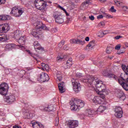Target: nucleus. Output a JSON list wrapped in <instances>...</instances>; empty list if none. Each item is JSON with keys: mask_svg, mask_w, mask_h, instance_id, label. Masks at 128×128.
Here are the masks:
<instances>
[{"mask_svg": "<svg viewBox=\"0 0 128 128\" xmlns=\"http://www.w3.org/2000/svg\"><path fill=\"white\" fill-rule=\"evenodd\" d=\"M70 108L72 110H76L78 112L80 108L84 106V103L80 100L74 98V100L70 102Z\"/></svg>", "mask_w": 128, "mask_h": 128, "instance_id": "nucleus-1", "label": "nucleus"}, {"mask_svg": "<svg viewBox=\"0 0 128 128\" xmlns=\"http://www.w3.org/2000/svg\"><path fill=\"white\" fill-rule=\"evenodd\" d=\"M106 96L104 94H100V96H95L92 100L93 102L96 104H106Z\"/></svg>", "mask_w": 128, "mask_h": 128, "instance_id": "nucleus-2", "label": "nucleus"}, {"mask_svg": "<svg viewBox=\"0 0 128 128\" xmlns=\"http://www.w3.org/2000/svg\"><path fill=\"white\" fill-rule=\"evenodd\" d=\"M35 6L38 10L41 12H46V2H42L40 0L34 1Z\"/></svg>", "mask_w": 128, "mask_h": 128, "instance_id": "nucleus-3", "label": "nucleus"}, {"mask_svg": "<svg viewBox=\"0 0 128 128\" xmlns=\"http://www.w3.org/2000/svg\"><path fill=\"white\" fill-rule=\"evenodd\" d=\"M53 17L55 19L56 22L58 24H63L64 22V17L59 12H54Z\"/></svg>", "mask_w": 128, "mask_h": 128, "instance_id": "nucleus-4", "label": "nucleus"}, {"mask_svg": "<svg viewBox=\"0 0 128 128\" xmlns=\"http://www.w3.org/2000/svg\"><path fill=\"white\" fill-rule=\"evenodd\" d=\"M8 84L6 82H2L0 84V94L2 96H6L8 92Z\"/></svg>", "mask_w": 128, "mask_h": 128, "instance_id": "nucleus-5", "label": "nucleus"}, {"mask_svg": "<svg viewBox=\"0 0 128 128\" xmlns=\"http://www.w3.org/2000/svg\"><path fill=\"white\" fill-rule=\"evenodd\" d=\"M4 101L8 104H12V102H16V96L14 94H7L4 98Z\"/></svg>", "mask_w": 128, "mask_h": 128, "instance_id": "nucleus-6", "label": "nucleus"}, {"mask_svg": "<svg viewBox=\"0 0 128 128\" xmlns=\"http://www.w3.org/2000/svg\"><path fill=\"white\" fill-rule=\"evenodd\" d=\"M50 80V76L46 73L42 72L38 75V80L39 82H48Z\"/></svg>", "mask_w": 128, "mask_h": 128, "instance_id": "nucleus-7", "label": "nucleus"}, {"mask_svg": "<svg viewBox=\"0 0 128 128\" xmlns=\"http://www.w3.org/2000/svg\"><path fill=\"white\" fill-rule=\"evenodd\" d=\"M23 13L24 10H18V8L16 7V6H15L12 8L10 14H12V16H16V18H18Z\"/></svg>", "mask_w": 128, "mask_h": 128, "instance_id": "nucleus-8", "label": "nucleus"}, {"mask_svg": "<svg viewBox=\"0 0 128 128\" xmlns=\"http://www.w3.org/2000/svg\"><path fill=\"white\" fill-rule=\"evenodd\" d=\"M72 84L73 86V90L75 92L78 93V92L82 90V87H80V84L76 80H74V78L72 80Z\"/></svg>", "mask_w": 128, "mask_h": 128, "instance_id": "nucleus-9", "label": "nucleus"}, {"mask_svg": "<svg viewBox=\"0 0 128 128\" xmlns=\"http://www.w3.org/2000/svg\"><path fill=\"white\" fill-rule=\"evenodd\" d=\"M66 124L70 128H76L78 126V122L74 120H68L66 122Z\"/></svg>", "mask_w": 128, "mask_h": 128, "instance_id": "nucleus-10", "label": "nucleus"}, {"mask_svg": "<svg viewBox=\"0 0 128 128\" xmlns=\"http://www.w3.org/2000/svg\"><path fill=\"white\" fill-rule=\"evenodd\" d=\"M82 80L83 82H86L88 84H90V86L92 85V82H94V78L90 76H84L82 79Z\"/></svg>", "mask_w": 128, "mask_h": 128, "instance_id": "nucleus-11", "label": "nucleus"}, {"mask_svg": "<svg viewBox=\"0 0 128 128\" xmlns=\"http://www.w3.org/2000/svg\"><path fill=\"white\" fill-rule=\"evenodd\" d=\"M70 42V44H78L84 46L86 44V40L84 38H82L81 39H71Z\"/></svg>", "mask_w": 128, "mask_h": 128, "instance_id": "nucleus-12", "label": "nucleus"}, {"mask_svg": "<svg viewBox=\"0 0 128 128\" xmlns=\"http://www.w3.org/2000/svg\"><path fill=\"white\" fill-rule=\"evenodd\" d=\"M26 38L25 36H21L19 38H18V42L20 44L18 46L20 47V48L24 50V44H26Z\"/></svg>", "mask_w": 128, "mask_h": 128, "instance_id": "nucleus-13", "label": "nucleus"}, {"mask_svg": "<svg viewBox=\"0 0 128 128\" xmlns=\"http://www.w3.org/2000/svg\"><path fill=\"white\" fill-rule=\"evenodd\" d=\"M10 30V26L8 24H4L0 26V32H7Z\"/></svg>", "mask_w": 128, "mask_h": 128, "instance_id": "nucleus-14", "label": "nucleus"}, {"mask_svg": "<svg viewBox=\"0 0 128 128\" xmlns=\"http://www.w3.org/2000/svg\"><path fill=\"white\" fill-rule=\"evenodd\" d=\"M102 74L104 76H106V78H116V75L110 74L108 70H103V71L102 72Z\"/></svg>", "mask_w": 128, "mask_h": 128, "instance_id": "nucleus-15", "label": "nucleus"}, {"mask_svg": "<svg viewBox=\"0 0 128 128\" xmlns=\"http://www.w3.org/2000/svg\"><path fill=\"white\" fill-rule=\"evenodd\" d=\"M118 82L122 86V88H124V90H125L128 91V82H126L124 81H122V79H118Z\"/></svg>", "mask_w": 128, "mask_h": 128, "instance_id": "nucleus-16", "label": "nucleus"}, {"mask_svg": "<svg viewBox=\"0 0 128 128\" xmlns=\"http://www.w3.org/2000/svg\"><path fill=\"white\" fill-rule=\"evenodd\" d=\"M117 98H120V100H126V94L124 93V91L118 90L117 94Z\"/></svg>", "mask_w": 128, "mask_h": 128, "instance_id": "nucleus-17", "label": "nucleus"}, {"mask_svg": "<svg viewBox=\"0 0 128 128\" xmlns=\"http://www.w3.org/2000/svg\"><path fill=\"white\" fill-rule=\"evenodd\" d=\"M90 4V0H85L80 6V8L82 10H86L89 4Z\"/></svg>", "mask_w": 128, "mask_h": 128, "instance_id": "nucleus-18", "label": "nucleus"}, {"mask_svg": "<svg viewBox=\"0 0 128 128\" xmlns=\"http://www.w3.org/2000/svg\"><path fill=\"white\" fill-rule=\"evenodd\" d=\"M36 30H46V26L44 24H43L42 22H38L36 24Z\"/></svg>", "mask_w": 128, "mask_h": 128, "instance_id": "nucleus-19", "label": "nucleus"}, {"mask_svg": "<svg viewBox=\"0 0 128 128\" xmlns=\"http://www.w3.org/2000/svg\"><path fill=\"white\" fill-rule=\"evenodd\" d=\"M40 110H43V112H54V107L52 106H48V107H46L45 108H44V106H41L40 107Z\"/></svg>", "mask_w": 128, "mask_h": 128, "instance_id": "nucleus-20", "label": "nucleus"}, {"mask_svg": "<svg viewBox=\"0 0 128 128\" xmlns=\"http://www.w3.org/2000/svg\"><path fill=\"white\" fill-rule=\"evenodd\" d=\"M58 87L59 90L61 94H62L66 92V89L64 88V83L61 82L58 84Z\"/></svg>", "mask_w": 128, "mask_h": 128, "instance_id": "nucleus-21", "label": "nucleus"}, {"mask_svg": "<svg viewBox=\"0 0 128 128\" xmlns=\"http://www.w3.org/2000/svg\"><path fill=\"white\" fill-rule=\"evenodd\" d=\"M72 66V58H69L67 60L65 64V68H70Z\"/></svg>", "mask_w": 128, "mask_h": 128, "instance_id": "nucleus-22", "label": "nucleus"}, {"mask_svg": "<svg viewBox=\"0 0 128 128\" xmlns=\"http://www.w3.org/2000/svg\"><path fill=\"white\" fill-rule=\"evenodd\" d=\"M32 34L34 38H40V32H38V30L36 29H34L32 32Z\"/></svg>", "mask_w": 128, "mask_h": 128, "instance_id": "nucleus-23", "label": "nucleus"}, {"mask_svg": "<svg viewBox=\"0 0 128 128\" xmlns=\"http://www.w3.org/2000/svg\"><path fill=\"white\" fill-rule=\"evenodd\" d=\"M32 126L34 128H44V125L40 123L33 122L32 123Z\"/></svg>", "mask_w": 128, "mask_h": 128, "instance_id": "nucleus-24", "label": "nucleus"}, {"mask_svg": "<svg viewBox=\"0 0 128 128\" xmlns=\"http://www.w3.org/2000/svg\"><path fill=\"white\" fill-rule=\"evenodd\" d=\"M23 114L24 118H32L34 116V114L30 112H24Z\"/></svg>", "mask_w": 128, "mask_h": 128, "instance_id": "nucleus-25", "label": "nucleus"}, {"mask_svg": "<svg viewBox=\"0 0 128 128\" xmlns=\"http://www.w3.org/2000/svg\"><path fill=\"white\" fill-rule=\"evenodd\" d=\"M14 37L16 40H18V38L22 37V32L18 30H16L14 32Z\"/></svg>", "mask_w": 128, "mask_h": 128, "instance_id": "nucleus-26", "label": "nucleus"}, {"mask_svg": "<svg viewBox=\"0 0 128 128\" xmlns=\"http://www.w3.org/2000/svg\"><path fill=\"white\" fill-rule=\"evenodd\" d=\"M106 85L104 84H102V86L99 88L98 90V92H103L104 94V92H106Z\"/></svg>", "mask_w": 128, "mask_h": 128, "instance_id": "nucleus-27", "label": "nucleus"}, {"mask_svg": "<svg viewBox=\"0 0 128 128\" xmlns=\"http://www.w3.org/2000/svg\"><path fill=\"white\" fill-rule=\"evenodd\" d=\"M34 46L35 50H42V47H40V44L38 42H34Z\"/></svg>", "mask_w": 128, "mask_h": 128, "instance_id": "nucleus-28", "label": "nucleus"}, {"mask_svg": "<svg viewBox=\"0 0 128 128\" xmlns=\"http://www.w3.org/2000/svg\"><path fill=\"white\" fill-rule=\"evenodd\" d=\"M120 78L124 80V82L126 81L127 82H128V74H122L120 76Z\"/></svg>", "mask_w": 128, "mask_h": 128, "instance_id": "nucleus-29", "label": "nucleus"}, {"mask_svg": "<svg viewBox=\"0 0 128 128\" xmlns=\"http://www.w3.org/2000/svg\"><path fill=\"white\" fill-rule=\"evenodd\" d=\"M96 84H95V86L97 88V90H98L99 88H100L102 86V82L100 80H97L96 81Z\"/></svg>", "mask_w": 128, "mask_h": 128, "instance_id": "nucleus-30", "label": "nucleus"}, {"mask_svg": "<svg viewBox=\"0 0 128 128\" xmlns=\"http://www.w3.org/2000/svg\"><path fill=\"white\" fill-rule=\"evenodd\" d=\"M10 20V16L8 15H2L0 16V20Z\"/></svg>", "mask_w": 128, "mask_h": 128, "instance_id": "nucleus-31", "label": "nucleus"}, {"mask_svg": "<svg viewBox=\"0 0 128 128\" xmlns=\"http://www.w3.org/2000/svg\"><path fill=\"white\" fill-rule=\"evenodd\" d=\"M41 66H42V70H45L46 72H48V70H50V66L48 65L42 63L41 64Z\"/></svg>", "mask_w": 128, "mask_h": 128, "instance_id": "nucleus-32", "label": "nucleus"}, {"mask_svg": "<svg viewBox=\"0 0 128 128\" xmlns=\"http://www.w3.org/2000/svg\"><path fill=\"white\" fill-rule=\"evenodd\" d=\"M56 74L57 80H58L59 82H62V73L60 72H57Z\"/></svg>", "mask_w": 128, "mask_h": 128, "instance_id": "nucleus-33", "label": "nucleus"}, {"mask_svg": "<svg viewBox=\"0 0 128 128\" xmlns=\"http://www.w3.org/2000/svg\"><path fill=\"white\" fill-rule=\"evenodd\" d=\"M106 110V107L104 106H100L97 110V112H104V111Z\"/></svg>", "mask_w": 128, "mask_h": 128, "instance_id": "nucleus-34", "label": "nucleus"}, {"mask_svg": "<svg viewBox=\"0 0 128 128\" xmlns=\"http://www.w3.org/2000/svg\"><path fill=\"white\" fill-rule=\"evenodd\" d=\"M6 40H8L6 36L4 34L0 35V42H6Z\"/></svg>", "mask_w": 128, "mask_h": 128, "instance_id": "nucleus-35", "label": "nucleus"}, {"mask_svg": "<svg viewBox=\"0 0 128 128\" xmlns=\"http://www.w3.org/2000/svg\"><path fill=\"white\" fill-rule=\"evenodd\" d=\"M87 46L89 48V50H92V48H94V41H91L87 45Z\"/></svg>", "mask_w": 128, "mask_h": 128, "instance_id": "nucleus-36", "label": "nucleus"}, {"mask_svg": "<svg viewBox=\"0 0 128 128\" xmlns=\"http://www.w3.org/2000/svg\"><path fill=\"white\" fill-rule=\"evenodd\" d=\"M115 112H124L122 108L120 106H116L115 108Z\"/></svg>", "mask_w": 128, "mask_h": 128, "instance_id": "nucleus-37", "label": "nucleus"}, {"mask_svg": "<svg viewBox=\"0 0 128 128\" xmlns=\"http://www.w3.org/2000/svg\"><path fill=\"white\" fill-rule=\"evenodd\" d=\"M122 70H123L125 74H128V69L126 66L125 65L122 64Z\"/></svg>", "mask_w": 128, "mask_h": 128, "instance_id": "nucleus-38", "label": "nucleus"}, {"mask_svg": "<svg viewBox=\"0 0 128 128\" xmlns=\"http://www.w3.org/2000/svg\"><path fill=\"white\" fill-rule=\"evenodd\" d=\"M114 116L118 118H122V112H116Z\"/></svg>", "mask_w": 128, "mask_h": 128, "instance_id": "nucleus-39", "label": "nucleus"}, {"mask_svg": "<svg viewBox=\"0 0 128 128\" xmlns=\"http://www.w3.org/2000/svg\"><path fill=\"white\" fill-rule=\"evenodd\" d=\"M112 50L114 48L112 47H108L106 49V54H110L112 52Z\"/></svg>", "mask_w": 128, "mask_h": 128, "instance_id": "nucleus-40", "label": "nucleus"}, {"mask_svg": "<svg viewBox=\"0 0 128 128\" xmlns=\"http://www.w3.org/2000/svg\"><path fill=\"white\" fill-rule=\"evenodd\" d=\"M58 8H60L62 10H64L65 12L66 16H70V14H68V12H66V9H64V8L62 6H60V5H58Z\"/></svg>", "mask_w": 128, "mask_h": 128, "instance_id": "nucleus-41", "label": "nucleus"}, {"mask_svg": "<svg viewBox=\"0 0 128 128\" xmlns=\"http://www.w3.org/2000/svg\"><path fill=\"white\" fill-rule=\"evenodd\" d=\"M58 8H60L62 10H64L65 12L66 16H70V14H68V12H66V9H64V8L62 6H60V5H58Z\"/></svg>", "mask_w": 128, "mask_h": 128, "instance_id": "nucleus-42", "label": "nucleus"}, {"mask_svg": "<svg viewBox=\"0 0 128 128\" xmlns=\"http://www.w3.org/2000/svg\"><path fill=\"white\" fill-rule=\"evenodd\" d=\"M60 122V120L58 119V118H56L55 120V126H58V124Z\"/></svg>", "mask_w": 128, "mask_h": 128, "instance_id": "nucleus-43", "label": "nucleus"}, {"mask_svg": "<svg viewBox=\"0 0 128 128\" xmlns=\"http://www.w3.org/2000/svg\"><path fill=\"white\" fill-rule=\"evenodd\" d=\"M62 60H64V56H58L57 57L56 60L58 62H60Z\"/></svg>", "mask_w": 128, "mask_h": 128, "instance_id": "nucleus-44", "label": "nucleus"}, {"mask_svg": "<svg viewBox=\"0 0 128 128\" xmlns=\"http://www.w3.org/2000/svg\"><path fill=\"white\" fill-rule=\"evenodd\" d=\"M110 12H116V10L114 9V6H112L111 8L110 9Z\"/></svg>", "mask_w": 128, "mask_h": 128, "instance_id": "nucleus-45", "label": "nucleus"}, {"mask_svg": "<svg viewBox=\"0 0 128 128\" xmlns=\"http://www.w3.org/2000/svg\"><path fill=\"white\" fill-rule=\"evenodd\" d=\"M64 44V41L62 40L58 44V46H60V48H62V46Z\"/></svg>", "mask_w": 128, "mask_h": 128, "instance_id": "nucleus-46", "label": "nucleus"}, {"mask_svg": "<svg viewBox=\"0 0 128 128\" xmlns=\"http://www.w3.org/2000/svg\"><path fill=\"white\" fill-rule=\"evenodd\" d=\"M28 54H31V56H32L34 58V60H38V59L34 57V54H32V52H30V50H28Z\"/></svg>", "mask_w": 128, "mask_h": 128, "instance_id": "nucleus-47", "label": "nucleus"}, {"mask_svg": "<svg viewBox=\"0 0 128 128\" xmlns=\"http://www.w3.org/2000/svg\"><path fill=\"white\" fill-rule=\"evenodd\" d=\"M115 50H120V44H118L115 46Z\"/></svg>", "mask_w": 128, "mask_h": 128, "instance_id": "nucleus-48", "label": "nucleus"}, {"mask_svg": "<svg viewBox=\"0 0 128 128\" xmlns=\"http://www.w3.org/2000/svg\"><path fill=\"white\" fill-rule=\"evenodd\" d=\"M6 2V0H0V6L2 4H4Z\"/></svg>", "mask_w": 128, "mask_h": 128, "instance_id": "nucleus-49", "label": "nucleus"}, {"mask_svg": "<svg viewBox=\"0 0 128 128\" xmlns=\"http://www.w3.org/2000/svg\"><path fill=\"white\" fill-rule=\"evenodd\" d=\"M122 38V36H117L114 37L115 40H120V38Z\"/></svg>", "mask_w": 128, "mask_h": 128, "instance_id": "nucleus-50", "label": "nucleus"}, {"mask_svg": "<svg viewBox=\"0 0 128 128\" xmlns=\"http://www.w3.org/2000/svg\"><path fill=\"white\" fill-rule=\"evenodd\" d=\"M40 90H42L40 87H38L36 90V92H40Z\"/></svg>", "mask_w": 128, "mask_h": 128, "instance_id": "nucleus-51", "label": "nucleus"}, {"mask_svg": "<svg viewBox=\"0 0 128 128\" xmlns=\"http://www.w3.org/2000/svg\"><path fill=\"white\" fill-rule=\"evenodd\" d=\"M86 115L89 118H92V113L87 112L86 114Z\"/></svg>", "mask_w": 128, "mask_h": 128, "instance_id": "nucleus-52", "label": "nucleus"}, {"mask_svg": "<svg viewBox=\"0 0 128 128\" xmlns=\"http://www.w3.org/2000/svg\"><path fill=\"white\" fill-rule=\"evenodd\" d=\"M63 48L64 50H68V45H65Z\"/></svg>", "mask_w": 128, "mask_h": 128, "instance_id": "nucleus-53", "label": "nucleus"}, {"mask_svg": "<svg viewBox=\"0 0 128 128\" xmlns=\"http://www.w3.org/2000/svg\"><path fill=\"white\" fill-rule=\"evenodd\" d=\"M89 18H90V20H94V16H89Z\"/></svg>", "mask_w": 128, "mask_h": 128, "instance_id": "nucleus-54", "label": "nucleus"}, {"mask_svg": "<svg viewBox=\"0 0 128 128\" xmlns=\"http://www.w3.org/2000/svg\"><path fill=\"white\" fill-rule=\"evenodd\" d=\"M84 56L81 55L80 56L79 59L80 60H84Z\"/></svg>", "mask_w": 128, "mask_h": 128, "instance_id": "nucleus-55", "label": "nucleus"}, {"mask_svg": "<svg viewBox=\"0 0 128 128\" xmlns=\"http://www.w3.org/2000/svg\"><path fill=\"white\" fill-rule=\"evenodd\" d=\"M79 116H80V118L82 119L84 118V114L82 113V114H79Z\"/></svg>", "mask_w": 128, "mask_h": 128, "instance_id": "nucleus-56", "label": "nucleus"}, {"mask_svg": "<svg viewBox=\"0 0 128 128\" xmlns=\"http://www.w3.org/2000/svg\"><path fill=\"white\" fill-rule=\"evenodd\" d=\"M104 18V16H102V14L99 15V16H97L98 20H100V18Z\"/></svg>", "mask_w": 128, "mask_h": 128, "instance_id": "nucleus-57", "label": "nucleus"}, {"mask_svg": "<svg viewBox=\"0 0 128 128\" xmlns=\"http://www.w3.org/2000/svg\"><path fill=\"white\" fill-rule=\"evenodd\" d=\"M86 112H93L94 110H92L91 109H86Z\"/></svg>", "mask_w": 128, "mask_h": 128, "instance_id": "nucleus-58", "label": "nucleus"}, {"mask_svg": "<svg viewBox=\"0 0 128 128\" xmlns=\"http://www.w3.org/2000/svg\"><path fill=\"white\" fill-rule=\"evenodd\" d=\"M118 54H124V50H121L120 52H118Z\"/></svg>", "mask_w": 128, "mask_h": 128, "instance_id": "nucleus-59", "label": "nucleus"}, {"mask_svg": "<svg viewBox=\"0 0 128 128\" xmlns=\"http://www.w3.org/2000/svg\"><path fill=\"white\" fill-rule=\"evenodd\" d=\"M113 16L110 15V14H108L107 15V18H112Z\"/></svg>", "mask_w": 128, "mask_h": 128, "instance_id": "nucleus-60", "label": "nucleus"}, {"mask_svg": "<svg viewBox=\"0 0 128 128\" xmlns=\"http://www.w3.org/2000/svg\"><path fill=\"white\" fill-rule=\"evenodd\" d=\"M82 20H83L84 22H85L88 21V19H86V16L83 17Z\"/></svg>", "mask_w": 128, "mask_h": 128, "instance_id": "nucleus-61", "label": "nucleus"}, {"mask_svg": "<svg viewBox=\"0 0 128 128\" xmlns=\"http://www.w3.org/2000/svg\"><path fill=\"white\" fill-rule=\"evenodd\" d=\"M99 34H101V35L98 36H100L101 38H102V36H102V35L104 34V32H102V31H100V32H99Z\"/></svg>", "mask_w": 128, "mask_h": 128, "instance_id": "nucleus-62", "label": "nucleus"}, {"mask_svg": "<svg viewBox=\"0 0 128 128\" xmlns=\"http://www.w3.org/2000/svg\"><path fill=\"white\" fill-rule=\"evenodd\" d=\"M13 128H22L21 126H18L15 125L13 126Z\"/></svg>", "mask_w": 128, "mask_h": 128, "instance_id": "nucleus-63", "label": "nucleus"}, {"mask_svg": "<svg viewBox=\"0 0 128 128\" xmlns=\"http://www.w3.org/2000/svg\"><path fill=\"white\" fill-rule=\"evenodd\" d=\"M108 32L106 31V30L103 31V34H104V35L107 34Z\"/></svg>", "mask_w": 128, "mask_h": 128, "instance_id": "nucleus-64", "label": "nucleus"}]
</instances>
